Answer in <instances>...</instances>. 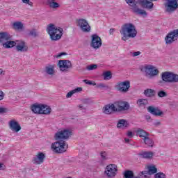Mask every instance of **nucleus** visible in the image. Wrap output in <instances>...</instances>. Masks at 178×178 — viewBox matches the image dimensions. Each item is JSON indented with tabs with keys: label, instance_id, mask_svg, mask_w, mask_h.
<instances>
[{
	"label": "nucleus",
	"instance_id": "obj_6",
	"mask_svg": "<svg viewBox=\"0 0 178 178\" xmlns=\"http://www.w3.org/2000/svg\"><path fill=\"white\" fill-rule=\"evenodd\" d=\"M142 72H145L149 77H155L159 74V70L154 65H146L141 67Z\"/></svg>",
	"mask_w": 178,
	"mask_h": 178
},
{
	"label": "nucleus",
	"instance_id": "obj_23",
	"mask_svg": "<svg viewBox=\"0 0 178 178\" xmlns=\"http://www.w3.org/2000/svg\"><path fill=\"white\" fill-rule=\"evenodd\" d=\"M140 158H143V159H151L155 154L153 152H141L138 154Z\"/></svg>",
	"mask_w": 178,
	"mask_h": 178
},
{
	"label": "nucleus",
	"instance_id": "obj_35",
	"mask_svg": "<svg viewBox=\"0 0 178 178\" xmlns=\"http://www.w3.org/2000/svg\"><path fill=\"white\" fill-rule=\"evenodd\" d=\"M83 88H77L76 89H74L71 91H70L67 95H66V98H72L73 96V94H76V92H80V91H82Z\"/></svg>",
	"mask_w": 178,
	"mask_h": 178
},
{
	"label": "nucleus",
	"instance_id": "obj_26",
	"mask_svg": "<svg viewBox=\"0 0 178 178\" xmlns=\"http://www.w3.org/2000/svg\"><path fill=\"white\" fill-rule=\"evenodd\" d=\"M155 94L156 92L154 89L147 88L144 90V95L148 98H152V97H155Z\"/></svg>",
	"mask_w": 178,
	"mask_h": 178
},
{
	"label": "nucleus",
	"instance_id": "obj_20",
	"mask_svg": "<svg viewBox=\"0 0 178 178\" xmlns=\"http://www.w3.org/2000/svg\"><path fill=\"white\" fill-rule=\"evenodd\" d=\"M147 112L154 115V116H162L163 115V112L161 111L158 107H154L152 106H149L147 108Z\"/></svg>",
	"mask_w": 178,
	"mask_h": 178
},
{
	"label": "nucleus",
	"instance_id": "obj_50",
	"mask_svg": "<svg viewBox=\"0 0 178 178\" xmlns=\"http://www.w3.org/2000/svg\"><path fill=\"white\" fill-rule=\"evenodd\" d=\"M115 31H116V29H111L109 30V34H110L111 35H113V33H114Z\"/></svg>",
	"mask_w": 178,
	"mask_h": 178
},
{
	"label": "nucleus",
	"instance_id": "obj_22",
	"mask_svg": "<svg viewBox=\"0 0 178 178\" xmlns=\"http://www.w3.org/2000/svg\"><path fill=\"white\" fill-rule=\"evenodd\" d=\"M148 171H143L141 172L142 175H145V177H147V175H155L158 172V169L154 165H149L147 167Z\"/></svg>",
	"mask_w": 178,
	"mask_h": 178
},
{
	"label": "nucleus",
	"instance_id": "obj_43",
	"mask_svg": "<svg viewBox=\"0 0 178 178\" xmlns=\"http://www.w3.org/2000/svg\"><path fill=\"white\" fill-rule=\"evenodd\" d=\"M101 158L103 161H106L108 159V156H106V152H102L100 153Z\"/></svg>",
	"mask_w": 178,
	"mask_h": 178
},
{
	"label": "nucleus",
	"instance_id": "obj_58",
	"mask_svg": "<svg viewBox=\"0 0 178 178\" xmlns=\"http://www.w3.org/2000/svg\"><path fill=\"white\" fill-rule=\"evenodd\" d=\"M150 1H158V0H150Z\"/></svg>",
	"mask_w": 178,
	"mask_h": 178
},
{
	"label": "nucleus",
	"instance_id": "obj_30",
	"mask_svg": "<svg viewBox=\"0 0 178 178\" xmlns=\"http://www.w3.org/2000/svg\"><path fill=\"white\" fill-rule=\"evenodd\" d=\"M17 45L16 42L12 41V40H7L4 43H3V48H13V47H15Z\"/></svg>",
	"mask_w": 178,
	"mask_h": 178
},
{
	"label": "nucleus",
	"instance_id": "obj_16",
	"mask_svg": "<svg viewBox=\"0 0 178 178\" xmlns=\"http://www.w3.org/2000/svg\"><path fill=\"white\" fill-rule=\"evenodd\" d=\"M44 161H45V154L40 152L33 158L32 162L34 165H42L44 163Z\"/></svg>",
	"mask_w": 178,
	"mask_h": 178
},
{
	"label": "nucleus",
	"instance_id": "obj_24",
	"mask_svg": "<svg viewBox=\"0 0 178 178\" xmlns=\"http://www.w3.org/2000/svg\"><path fill=\"white\" fill-rule=\"evenodd\" d=\"M10 40V35L7 32L0 33V43H5L6 41H9Z\"/></svg>",
	"mask_w": 178,
	"mask_h": 178
},
{
	"label": "nucleus",
	"instance_id": "obj_3",
	"mask_svg": "<svg viewBox=\"0 0 178 178\" xmlns=\"http://www.w3.org/2000/svg\"><path fill=\"white\" fill-rule=\"evenodd\" d=\"M125 2L135 15L142 16V17H147L148 16L147 11L138 8V0H125Z\"/></svg>",
	"mask_w": 178,
	"mask_h": 178
},
{
	"label": "nucleus",
	"instance_id": "obj_57",
	"mask_svg": "<svg viewBox=\"0 0 178 178\" xmlns=\"http://www.w3.org/2000/svg\"><path fill=\"white\" fill-rule=\"evenodd\" d=\"M2 168H3V164L0 163V170H2Z\"/></svg>",
	"mask_w": 178,
	"mask_h": 178
},
{
	"label": "nucleus",
	"instance_id": "obj_32",
	"mask_svg": "<svg viewBox=\"0 0 178 178\" xmlns=\"http://www.w3.org/2000/svg\"><path fill=\"white\" fill-rule=\"evenodd\" d=\"M144 144L145 145H147V147H154V140L152 138H149V136L146 137L145 138H143Z\"/></svg>",
	"mask_w": 178,
	"mask_h": 178
},
{
	"label": "nucleus",
	"instance_id": "obj_1",
	"mask_svg": "<svg viewBox=\"0 0 178 178\" xmlns=\"http://www.w3.org/2000/svg\"><path fill=\"white\" fill-rule=\"evenodd\" d=\"M120 33L122 35V41H127L129 38L137 37V29H136L134 24L126 23L122 25Z\"/></svg>",
	"mask_w": 178,
	"mask_h": 178
},
{
	"label": "nucleus",
	"instance_id": "obj_51",
	"mask_svg": "<svg viewBox=\"0 0 178 178\" xmlns=\"http://www.w3.org/2000/svg\"><path fill=\"white\" fill-rule=\"evenodd\" d=\"M139 55H141V52L140 51L134 52V56H138Z\"/></svg>",
	"mask_w": 178,
	"mask_h": 178
},
{
	"label": "nucleus",
	"instance_id": "obj_56",
	"mask_svg": "<svg viewBox=\"0 0 178 178\" xmlns=\"http://www.w3.org/2000/svg\"><path fill=\"white\" fill-rule=\"evenodd\" d=\"M124 141H125V143H130V139L125 138Z\"/></svg>",
	"mask_w": 178,
	"mask_h": 178
},
{
	"label": "nucleus",
	"instance_id": "obj_28",
	"mask_svg": "<svg viewBox=\"0 0 178 178\" xmlns=\"http://www.w3.org/2000/svg\"><path fill=\"white\" fill-rule=\"evenodd\" d=\"M129 126V123H127V121L126 120L122 119L120 120L117 124V127L118 129H126Z\"/></svg>",
	"mask_w": 178,
	"mask_h": 178
},
{
	"label": "nucleus",
	"instance_id": "obj_10",
	"mask_svg": "<svg viewBox=\"0 0 178 178\" xmlns=\"http://www.w3.org/2000/svg\"><path fill=\"white\" fill-rule=\"evenodd\" d=\"M77 26L81 29L83 33H90L91 31V26L86 19H79L77 22Z\"/></svg>",
	"mask_w": 178,
	"mask_h": 178
},
{
	"label": "nucleus",
	"instance_id": "obj_53",
	"mask_svg": "<svg viewBox=\"0 0 178 178\" xmlns=\"http://www.w3.org/2000/svg\"><path fill=\"white\" fill-rule=\"evenodd\" d=\"M3 99V92H0V101Z\"/></svg>",
	"mask_w": 178,
	"mask_h": 178
},
{
	"label": "nucleus",
	"instance_id": "obj_36",
	"mask_svg": "<svg viewBox=\"0 0 178 178\" xmlns=\"http://www.w3.org/2000/svg\"><path fill=\"white\" fill-rule=\"evenodd\" d=\"M13 26L15 30H22L23 29V24L20 22H14Z\"/></svg>",
	"mask_w": 178,
	"mask_h": 178
},
{
	"label": "nucleus",
	"instance_id": "obj_14",
	"mask_svg": "<svg viewBox=\"0 0 178 178\" xmlns=\"http://www.w3.org/2000/svg\"><path fill=\"white\" fill-rule=\"evenodd\" d=\"M58 66L61 72H67L68 69H72V62L69 60H60Z\"/></svg>",
	"mask_w": 178,
	"mask_h": 178
},
{
	"label": "nucleus",
	"instance_id": "obj_7",
	"mask_svg": "<svg viewBox=\"0 0 178 178\" xmlns=\"http://www.w3.org/2000/svg\"><path fill=\"white\" fill-rule=\"evenodd\" d=\"M115 89L118 90L120 92H129L130 90V81H120L115 85Z\"/></svg>",
	"mask_w": 178,
	"mask_h": 178
},
{
	"label": "nucleus",
	"instance_id": "obj_44",
	"mask_svg": "<svg viewBox=\"0 0 178 178\" xmlns=\"http://www.w3.org/2000/svg\"><path fill=\"white\" fill-rule=\"evenodd\" d=\"M23 3L29 5V6L33 7V3L30 0H22Z\"/></svg>",
	"mask_w": 178,
	"mask_h": 178
},
{
	"label": "nucleus",
	"instance_id": "obj_48",
	"mask_svg": "<svg viewBox=\"0 0 178 178\" xmlns=\"http://www.w3.org/2000/svg\"><path fill=\"white\" fill-rule=\"evenodd\" d=\"M78 108H79L81 111H83V110L86 111V109H87V108H86V107H84V106H83L82 104H79V105L78 106Z\"/></svg>",
	"mask_w": 178,
	"mask_h": 178
},
{
	"label": "nucleus",
	"instance_id": "obj_17",
	"mask_svg": "<svg viewBox=\"0 0 178 178\" xmlns=\"http://www.w3.org/2000/svg\"><path fill=\"white\" fill-rule=\"evenodd\" d=\"M17 42L15 48L17 52H27L29 51V46H27L26 42L24 41H17Z\"/></svg>",
	"mask_w": 178,
	"mask_h": 178
},
{
	"label": "nucleus",
	"instance_id": "obj_42",
	"mask_svg": "<svg viewBox=\"0 0 178 178\" xmlns=\"http://www.w3.org/2000/svg\"><path fill=\"white\" fill-rule=\"evenodd\" d=\"M97 67H98V65L93 64V65H90L89 66H88L86 67L87 70H95V69H97Z\"/></svg>",
	"mask_w": 178,
	"mask_h": 178
},
{
	"label": "nucleus",
	"instance_id": "obj_18",
	"mask_svg": "<svg viewBox=\"0 0 178 178\" xmlns=\"http://www.w3.org/2000/svg\"><path fill=\"white\" fill-rule=\"evenodd\" d=\"M138 4L145 9L152 10L154 8V3L148 0H138Z\"/></svg>",
	"mask_w": 178,
	"mask_h": 178
},
{
	"label": "nucleus",
	"instance_id": "obj_9",
	"mask_svg": "<svg viewBox=\"0 0 178 178\" xmlns=\"http://www.w3.org/2000/svg\"><path fill=\"white\" fill-rule=\"evenodd\" d=\"M72 133L73 132L70 129L59 131L55 134V139L58 141L60 140H67Z\"/></svg>",
	"mask_w": 178,
	"mask_h": 178
},
{
	"label": "nucleus",
	"instance_id": "obj_5",
	"mask_svg": "<svg viewBox=\"0 0 178 178\" xmlns=\"http://www.w3.org/2000/svg\"><path fill=\"white\" fill-rule=\"evenodd\" d=\"M51 148L54 152L57 154H63V152H66L69 146L66 144V142L63 140H60V142H55L51 145Z\"/></svg>",
	"mask_w": 178,
	"mask_h": 178
},
{
	"label": "nucleus",
	"instance_id": "obj_45",
	"mask_svg": "<svg viewBox=\"0 0 178 178\" xmlns=\"http://www.w3.org/2000/svg\"><path fill=\"white\" fill-rule=\"evenodd\" d=\"M30 35H31L32 37H37V35H38V34L37 33V31H35V29H32L30 31Z\"/></svg>",
	"mask_w": 178,
	"mask_h": 178
},
{
	"label": "nucleus",
	"instance_id": "obj_21",
	"mask_svg": "<svg viewBox=\"0 0 178 178\" xmlns=\"http://www.w3.org/2000/svg\"><path fill=\"white\" fill-rule=\"evenodd\" d=\"M103 112L106 115H111V113H113V112H116V106H115V104H109L108 105H106L103 108Z\"/></svg>",
	"mask_w": 178,
	"mask_h": 178
},
{
	"label": "nucleus",
	"instance_id": "obj_4",
	"mask_svg": "<svg viewBox=\"0 0 178 178\" xmlns=\"http://www.w3.org/2000/svg\"><path fill=\"white\" fill-rule=\"evenodd\" d=\"M161 81L159 82L160 84L163 83H178V74L172 72L165 71L161 74Z\"/></svg>",
	"mask_w": 178,
	"mask_h": 178
},
{
	"label": "nucleus",
	"instance_id": "obj_41",
	"mask_svg": "<svg viewBox=\"0 0 178 178\" xmlns=\"http://www.w3.org/2000/svg\"><path fill=\"white\" fill-rule=\"evenodd\" d=\"M83 83H85V84H88L89 86H97V83L95 82H92L91 81H89L88 79H84Z\"/></svg>",
	"mask_w": 178,
	"mask_h": 178
},
{
	"label": "nucleus",
	"instance_id": "obj_38",
	"mask_svg": "<svg viewBox=\"0 0 178 178\" xmlns=\"http://www.w3.org/2000/svg\"><path fill=\"white\" fill-rule=\"evenodd\" d=\"M157 95L160 98H163V97H168V93H166V92H165L163 90H160L158 92Z\"/></svg>",
	"mask_w": 178,
	"mask_h": 178
},
{
	"label": "nucleus",
	"instance_id": "obj_8",
	"mask_svg": "<svg viewBox=\"0 0 178 178\" xmlns=\"http://www.w3.org/2000/svg\"><path fill=\"white\" fill-rule=\"evenodd\" d=\"M165 3H164V6L165 8V12H168V13H172V12H175L176 9H177L178 0H165Z\"/></svg>",
	"mask_w": 178,
	"mask_h": 178
},
{
	"label": "nucleus",
	"instance_id": "obj_40",
	"mask_svg": "<svg viewBox=\"0 0 178 178\" xmlns=\"http://www.w3.org/2000/svg\"><path fill=\"white\" fill-rule=\"evenodd\" d=\"M154 178H166V175L163 172H158L155 174Z\"/></svg>",
	"mask_w": 178,
	"mask_h": 178
},
{
	"label": "nucleus",
	"instance_id": "obj_52",
	"mask_svg": "<svg viewBox=\"0 0 178 178\" xmlns=\"http://www.w3.org/2000/svg\"><path fill=\"white\" fill-rule=\"evenodd\" d=\"M127 136L129 137V138H133V132L129 131L127 133Z\"/></svg>",
	"mask_w": 178,
	"mask_h": 178
},
{
	"label": "nucleus",
	"instance_id": "obj_39",
	"mask_svg": "<svg viewBox=\"0 0 178 178\" xmlns=\"http://www.w3.org/2000/svg\"><path fill=\"white\" fill-rule=\"evenodd\" d=\"M97 88H106V90L109 89V86L105 83H100L97 85Z\"/></svg>",
	"mask_w": 178,
	"mask_h": 178
},
{
	"label": "nucleus",
	"instance_id": "obj_27",
	"mask_svg": "<svg viewBox=\"0 0 178 178\" xmlns=\"http://www.w3.org/2000/svg\"><path fill=\"white\" fill-rule=\"evenodd\" d=\"M51 112H52V109L49 106L42 105V115H51Z\"/></svg>",
	"mask_w": 178,
	"mask_h": 178
},
{
	"label": "nucleus",
	"instance_id": "obj_31",
	"mask_svg": "<svg viewBox=\"0 0 178 178\" xmlns=\"http://www.w3.org/2000/svg\"><path fill=\"white\" fill-rule=\"evenodd\" d=\"M47 5L51 8V9H56V8H59L60 5L55 2V0H47Z\"/></svg>",
	"mask_w": 178,
	"mask_h": 178
},
{
	"label": "nucleus",
	"instance_id": "obj_37",
	"mask_svg": "<svg viewBox=\"0 0 178 178\" xmlns=\"http://www.w3.org/2000/svg\"><path fill=\"white\" fill-rule=\"evenodd\" d=\"M104 80H111L112 79V72L111 71H106L103 74Z\"/></svg>",
	"mask_w": 178,
	"mask_h": 178
},
{
	"label": "nucleus",
	"instance_id": "obj_54",
	"mask_svg": "<svg viewBox=\"0 0 178 178\" xmlns=\"http://www.w3.org/2000/svg\"><path fill=\"white\" fill-rule=\"evenodd\" d=\"M1 74H3V76L5 75V71H3V70H2V68H0V76H1Z\"/></svg>",
	"mask_w": 178,
	"mask_h": 178
},
{
	"label": "nucleus",
	"instance_id": "obj_49",
	"mask_svg": "<svg viewBox=\"0 0 178 178\" xmlns=\"http://www.w3.org/2000/svg\"><path fill=\"white\" fill-rule=\"evenodd\" d=\"M154 126H161V121L156 120L154 122Z\"/></svg>",
	"mask_w": 178,
	"mask_h": 178
},
{
	"label": "nucleus",
	"instance_id": "obj_12",
	"mask_svg": "<svg viewBox=\"0 0 178 178\" xmlns=\"http://www.w3.org/2000/svg\"><path fill=\"white\" fill-rule=\"evenodd\" d=\"M90 47L94 49H99L102 47V40L96 34L92 35Z\"/></svg>",
	"mask_w": 178,
	"mask_h": 178
},
{
	"label": "nucleus",
	"instance_id": "obj_34",
	"mask_svg": "<svg viewBox=\"0 0 178 178\" xmlns=\"http://www.w3.org/2000/svg\"><path fill=\"white\" fill-rule=\"evenodd\" d=\"M45 73L49 74L50 76L55 74V67H54V65H49L45 67Z\"/></svg>",
	"mask_w": 178,
	"mask_h": 178
},
{
	"label": "nucleus",
	"instance_id": "obj_11",
	"mask_svg": "<svg viewBox=\"0 0 178 178\" xmlns=\"http://www.w3.org/2000/svg\"><path fill=\"white\" fill-rule=\"evenodd\" d=\"M116 112H123V111H129L130 109V104L127 102L118 101L114 103Z\"/></svg>",
	"mask_w": 178,
	"mask_h": 178
},
{
	"label": "nucleus",
	"instance_id": "obj_47",
	"mask_svg": "<svg viewBox=\"0 0 178 178\" xmlns=\"http://www.w3.org/2000/svg\"><path fill=\"white\" fill-rule=\"evenodd\" d=\"M82 103L87 105L90 104V99H82Z\"/></svg>",
	"mask_w": 178,
	"mask_h": 178
},
{
	"label": "nucleus",
	"instance_id": "obj_55",
	"mask_svg": "<svg viewBox=\"0 0 178 178\" xmlns=\"http://www.w3.org/2000/svg\"><path fill=\"white\" fill-rule=\"evenodd\" d=\"M63 55H67V54L65 53V52L60 53V54H58V55L57 56V58H59V57H60V56H63Z\"/></svg>",
	"mask_w": 178,
	"mask_h": 178
},
{
	"label": "nucleus",
	"instance_id": "obj_15",
	"mask_svg": "<svg viewBox=\"0 0 178 178\" xmlns=\"http://www.w3.org/2000/svg\"><path fill=\"white\" fill-rule=\"evenodd\" d=\"M178 38V29H175L173 31L169 33L165 37V43L172 44L174 41H176Z\"/></svg>",
	"mask_w": 178,
	"mask_h": 178
},
{
	"label": "nucleus",
	"instance_id": "obj_33",
	"mask_svg": "<svg viewBox=\"0 0 178 178\" xmlns=\"http://www.w3.org/2000/svg\"><path fill=\"white\" fill-rule=\"evenodd\" d=\"M136 104L139 108H144L145 105L148 104V100L147 99H139L137 100Z\"/></svg>",
	"mask_w": 178,
	"mask_h": 178
},
{
	"label": "nucleus",
	"instance_id": "obj_46",
	"mask_svg": "<svg viewBox=\"0 0 178 178\" xmlns=\"http://www.w3.org/2000/svg\"><path fill=\"white\" fill-rule=\"evenodd\" d=\"M8 112V109L3 107H0V113H6Z\"/></svg>",
	"mask_w": 178,
	"mask_h": 178
},
{
	"label": "nucleus",
	"instance_id": "obj_19",
	"mask_svg": "<svg viewBox=\"0 0 178 178\" xmlns=\"http://www.w3.org/2000/svg\"><path fill=\"white\" fill-rule=\"evenodd\" d=\"M9 127L10 130L13 131H15V133H19L20 130H22V127L20 126V124L17 122V121L15 120H12L9 122Z\"/></svg>",
	"mask_w": 178,
	"mask_h": 178
},
{
	"label": "nucleus",
	"instance_id": "obj_2",
	"mask_svg": "<svg viewBox=\"0 0 178 178\" xmlns=\"http://www.w3.org/2000/svg\"><path fill=\"white\" fill-rule=\"evenodd\" d=\"M46 31L51 41H58L63 35V29L56 26L54 24H49Z\"/></svg>",
	"mask_w": 178,
	"mask_h": 178
},
{
	"label": "nucleus",
	"instance_id": "obj_25",
	"mask_svg": "<svg viewBox=\"0 0 178 178\" xmlns=\"http://www.w3.org/2000/svg\"><path fill=\"white\" fill-rule=\"evenodd\" d=\"M31 111L34 113H37L38 115H42V104H34L31 106Z\"/></svg>",
	"mask_w": 178,
	"mask_h": 178
},
{
	"label": "nucleus",
	"instance_id": "obj_29",
	"mask_svg": "<svg viewBox=\"0 0 178 178\" xmlns=\"http://www.w3.org/2000/svg\"><path fill=\"white\" fill-rule=\"evenodd\" d=\"M136 133L137 135L140 137V138H147V137H149V134L142 129H138Z\"/></svg>",
	"mask_w": 178,
	"mask_h": 178
},
{
	"label": "nucleus",
	"instance_id": "obj_13",
	"mask_svg": "<svg viewBox=\"0 0 178 178\" xmlns=\"http://www.w3.org/2000/svg\"><path fill=\"white\" fill-rule=\"evenodd\" d=\"M118 172V166L115 164H109L106 167L104 173L106 174L108 177H115Z\"/></svg>",
	"mask_w": 178,
	"mask_h": 178
}]
</instances>
